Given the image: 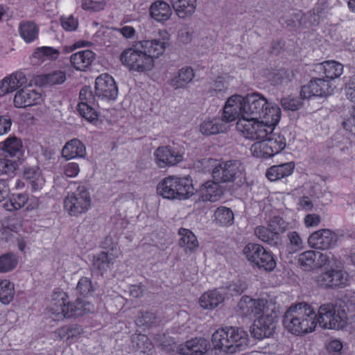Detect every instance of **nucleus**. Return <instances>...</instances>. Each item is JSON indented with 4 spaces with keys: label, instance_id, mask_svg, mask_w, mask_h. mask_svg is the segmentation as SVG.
Here are the masks:
<instances>
[{
    "label": "nucleus",
    "instance_id": "obj_1",
    "mask_svg": "<svg viewBox=\"0 0 355 355\" xmlns=\"http://www.w3.org/2000/svg\"><path fill=\"white\" fill-rule=\"evenodd\" d=\"M271 118H261L262 121L239 119L236 128L243 136L251 140H258L250 147L252 155L257 158H270L279 153L286 147V138L280 132H275V126L281 117L279 108L270 111Z\"/></svg>",
    "mask_w": 355,
    "mask_h": 355
},
{
    "label": "nucleus",
    "instance_id": "obj_2",
    "mask_svg": "<svg viewBox=\"0 0 355 355\" xmlns=\"http://www.w3.org/2000/svg\"><path fill=\"white\" fill-rule=\"evenodd\" d=\"M283 324L285 328L295 335L312 332L316 325V313L306 302L292 304L284 315Z\"/></svg>",
    "mask_w": 355,
    "mask_h": 355
},
{
    "label": "nucleus",
    "instance_id": "obj_3",
    "mask_svg": "<svg viewBox=\"0 0 355 355\" xmlns=\"http://www.w3.org/2000/svg\"><path fill=\"white\" fill-rule=\"evenodd\" d=\"M248 337L247 332L241 328L226 327L216 331L211 341L216 349L234 354L248 345Z\"/></svg>",
    "mask_w": 355,
    "mask_h": 355
},
{
    "label": "nucleus",
    "instance_id": "obj_4",
    "mask_svg": "<svg viewBox=\"0 0 355 355\" xmlns=\"http://www.w3.org/2000/svg\"><path fill=\"white\" fill-rule=\"evenodd\" d=\"M193 190L192 180L189 177L168 176L157 187V193L170 200L187 199L193 194Z\"/></svg>",
    "mask_w": 355,
    "mask_h": 355
},
{
    "label": "nucleus",
    "instance_id": "obj_5",
    "mask_svg": "<svg viewBox=\"0 0 355 355\" xmlns=\"http://www.w3.org/2000/svg\"><path fill=\"white\" fill-rule=\"evenodd\" d=\"M244 116L247 119L257 120L261 118H271L272 110L279 108L268 103L267 99L261 94L254 92L243 97Z\"/></svg>",
    "mask_w": 355,
    "mask_h": 355
},
{
    "label": "nucleus",
    "instance_id": "obj_6",
    "mask_svg": "<svg viewBox=\"0 0 355 355\" xmlns=\"http://www.w3.org/2000/svg\"><path fill=\"white\" fill-rule=\"evenodd\" d=\"M347 313L340 307L331 303L322 304L316 314L317 324L327 329H340L347 324Z\"/></svg>",
    "mask_w": 355,
    "mask_h": 355
},
{
    "label": "nucleus",
    "instance_id": "obj_7",
    "mask_svg": "<svg viewBox=\"0 0 355 355\" xmlns=\"http://www.w3.org/2000/svg\"><path fill=\"white\" fill-rule=\"evenodd\" d=\"M120 60L130 70L139 72L149 71L154 65L150 55L147 56L137 44L125 49L120 55Z\"/></svg>",
    "mask_w": 355,
    "mask_h": 355
},
{
    "label": "nucleus",
    "instance_id": "obj_8",
    "mask_svg": "<svg viewBox=\"0 0 355 355\" xmlns=\"http://www.w3.org/2000/svg\"><path fill=\"white\" fill-rule=\"evenodd\" d=\"M243 253L248 260L259 269L272 271L276 266V261L272 254L259 244L248 243L244 248Z\"/></svg>",
    "mask_w": 355,
    "mask_h": 355
},
{
    "label": "nucleus",
    "instance_id": "obj_9",
    "mask_svg": "<svg viewBox=\"0 0 355 355\" xmlns=\"http://www.w3.org/2000/svg\"><path fill=\"white\" fill-rule=\"evenodd\" d=\"M90 206L91 198L84 187H78L75 192L68 194L64 201V209L71 216L83 214Z\"/></svg>",
    "mask_w": 355,
    "mask_h": 355
},
{
    "label": "nucleus",
    "instance_id": "obj_10",
    "mask_svg": "<svg viewBox=\"0 0 355 355\" xmlns=\"http://www.w3.org/2000/svg\"><path fill=\"white\" fill-rule=\"evenodd\" d=\"M243 171L242 164L239 160H229L216 166L212 171V178L220 183L234 182Z\"/></svg>",
    "mask_w": 355,
    "mask_h": 355
},
{
    "label": "nucleus",
    "instance_id": "obj_11",
    "mask_svg": "<svg viewBox=\"0 0 355 355\" xmlns=\"http://www.w3.org/2000/svg\"><path fill=\"white\" fill-rule=\"evenodd\" d=\"M276 315L265 313L254 320L250 327V334L256 339L261 340L271 336L276 329Z\"/></svg>",
    "mask_w": 355,
    "mask_h": 355
},
{
    "label": "nucleus",
    "instance_id": "obj_12",
    "mask_svg": "<svg viewBox=\"0 0 355 355\" xmlns=\"http://www.w3.org/2000/svg\"><path fill=\"white\" fill-rule=\"evenodd\" d=\"M183 154L176 147L164 146L158 147L155 153V161L159 168L175 166L183 160Z\"/></svg>",
    "mask_w": 355,
    "mask_h": 355
},
{
    "label": "nucleus",
    "instance_id": "obj_13",
    "mask_svg": "<svg viewBox=\"0 0 355 355\" xmlns=\"http://www.w3.org/2000/svg\"><path fill=\"white\" fill-rule=\"evenodd\" d=\"M96 97L104 101L115 100L118 88L114 78L107 73L98 76L95 81Z\"/></svg>",
    "mask_w": 355,
    "mask_h": 355
},
{
    "label": "nucleus",
    "instance_id": "obj_14",
    "mask_svg": "<svg viewBox=\"0 0 355 355\" xmlns=\"http://www.w3.org/2000/svg\"><path fill=\"white\" fill-rule=\"evenodd\" d=\"M95 96L89 87H84L80 91V102L77 110L82 117L90 122L98 119V114L94 108L96 102Z\"/></svg>",
    "mask_w": 355,
    "mask_h": 355
},
{
    "label": "nucleus",
    "instance_id": "obj_15",
    "mask_svg": "<svg viewBox=\"0 0 355 355\" xmlns=\"http://www.w3.org/2000/svg\"><path fill=\"white\" fill-rule=\"evenodd\" d=\"M332 92L333 88L328 80L324 78H314L306 85L302 87L300 95L303 98H309L311 96H327Z\"/></svg>",
    "mask_w": 355,
    "mask_h": 355
},
{
    "label": "nucleus",
    "instance_id": "obj_16",
    "mask_svg": "<svg viewBox=\"0 0 355 355\" xmlns=\"http://www.w3.org/2000/svg\"><path fill=\"white\" fill-rule=\"evenodd\" d=\"M336 241V235L327 229L315 231L308 239V243L311 248L322 250L334 247Z\"/></svg>",
    "mask_w": 355,
    "mask_h": 355
},
{
    "label": "nucleus",
    "instance_id": "obj_17",
    "mask_svg": "<svg viewBox=\"0 0 355 355\" xmlns=\"http://www.w3.org/2000/svg\"><path fill=\"white\" fill-rule=\"evenodd\" d=\"M347 281V275L340 270H327L317 277V284L323 288L344 287Z\"/></svg>",
    "mask_w": 355,
    "mask_h": 355
},
{
    "label": "nucleus",
    "instance_id": "obj_18",
    "mask_svg": "<svg viewBox=\"0 0 355 355\" xmlns=\"http://www.w3.org/2000/svg\"><path fill=\"white\" fill-rule=\"evenodd\" d=\"M243 97L240 95H234L227 99L221 116L227 124L240 116L241 119H247L243 112Z\"/></svg>",
    "mask_w": 355,
    "mask_h": 355
},
{
    "label": "nucleus",
    "instance_id": "obj_19",
    "mask_svg": "<svg viewBox=\"0 0 355 355\" xmlns=\"http://www.w3.org/2000/svg\"><path fill=\"white\" fill-rule=\"evenodd\" d=\"M239 313L245 317H252L265 313V302L260 299H252L249 296L241 297L238 304Z\"/></svg>",
    "mask_w": 355,
    "mask_h": 355
},
{
    "label": "nucleus",
    "instance_id": "obj_20",
    "mask_svg": "<svg viewBox=\"0 0 355 355\" xmlns=\"http://www.w3.org/2000/svg\"><path fill=\"white\" fill-rule=\"evenodd\" d=\"M42 101L41 92L35 89H22L16 92L13 103L16 107L24 108L40 103Z\"/></svg>",
    "mask_w": 355,
    "mask_h": 355
},
{
    "label": "nucleus",
    "instance_id": "obj_21",
    "mask_svg": "<svg viewBox=\"0 0 355 355\" xmlns=\"http://www.w3.org/2000/svg\"><path fill=\"white\" fill-rule=\"evenodd\" d=\"M209 343L203 338H195L180 345L178 352L182 355H203L207 352Z\"/></svg>",
    "mask_w": 355,
    "mask_h": 355
},
{
    "label": "nucleus",
    "instance_id": "obj_22",
    "mask_svg": "<svg viewBox=\"0 0 355 355\" xmlns=\"http://www.w3.org/2000/svg\"><path fill=\"white\" fill-rule=\"evenodd\" d=\"M228 124L221 117L207 119L200 125V132L207 136L223 133L227 131Z\"/></svg>",
    "mask_w": 355,
    "mask_h": 355
},
{
    "label": "nucleus",
    "instance_id": "obj_23",
    "mask_svg": "<svg viewBox=\"0 0 355 355\" xmlns=\"http://www.w3.org/2000/svg\"><path fill=\"white\" fill-rule=\"evenodd\" d=\"M67 300L68 295L66 293L60 288H55L49 300V306L46 311V320H49L50 322L53 321L58 309L63 306Z\"/></svg>",
    "mask_w": 355,
    "mask_h": 355
},
{
    "label": "nucleus",
    "instance_id": "obj_24",
    "mask_svg": "<svg viewBox=\"0 0 355 355\" xmlns=\"http://www.w3.org/2000/svg\"><path fill=\"white\" fill-rule=\"evenodd\" d=\"M220 182L207 181L200 188V197L203 201L216 202L223 194V190L219 185Z\"/></svg>",
    "mask_w": 355,
    "mask_h": 355
},
{
    "label": "nucleus",
    "instance_id": "obj_25",
    "mask_svg": "<svg viewBox=\"0 0 355 355\" xmlns=\"http://www.w3.org/2000/svg\"><path fill=\"white\" fill-rule=\"evenodd\" d=\"M172 9L164 1L157 0L150 7V15L153 19L159 22L168 21L172 15Z\"/></svg>",
    "mask_w": 355,
    "mask_h": 355
},
{
    "label": "nucleus",
    "instance_id": "obj_26",
    "mask_svg": "<svg viewBox=\"0 0 355 355\" xmlns=\"http://www.w3.org/2000/svg\"><path fill=\"white\" fill-rule=\"evenodd\" d=\"M136 44L147 56L150 55L153 60L164 53L167 44L166 42L156 39L143 40Z\"/></svg>",
    "mask_w": 355,
    "mask_h": 355
},
{
    "label": "nucleus",
    "instance_id": "obj_27",
    "mask_svg": "<svg viewBox=\"0 0 355 355\" xmlns=\"http://www.w3.org/2000/svg\"><path fill=\"white\" fill-rule=\"evenodd\" d=\"M95 59V53L90 50H84L73 53L70 57L71 65L76 70L83 71L91 64Z\"/></svg>",
    "mask_w": 355,
    "mask_h": 355
},
{
    "label": "nucleus",
    "instance_id": "obj_28",
    "mask_svg": "<svg viewBox=\"0 0 355 355\" xmlns=\"http://www.w3.org/2000/svg\"><path fill=\"white\" fill-rule=\"evenodd\" d=\"M170 2L180 18L190 17L196 11V0H170Z\"/></svg>",
    "mask_w": 355,
    "mask_h": 355
},
{
    "label": "nucleus",
    "instance_id": "obj_29",
    "mask_svg": "<svg viewBox=\"0 0 355 355\" xmlns=\"http://www.w3.org/2000/svg\"><path fill=\"white\" fill-rule=\"evenodd\" d=\"M223 288L214 290L203 294L200 300V305L207 309H213L222 303L224 300V292Z\"/></svg>",
    "mask_w": 355,
    "mask_h": 355
},
{
    "label": "nucleus",
    "instance_id": "obj_30",
    "mask_svg": "<svg viewBox=\"0 0 355 355\" xmlns=\"http://www.w3.org/2000/svg\"><path fill=\"white\" fill-rule=\"evenodd\" d=\"M178 234L180 236L179 245L184 248L186 253L193 252L198 248L199 243L197 238L190 230L180 228Z\"/></svg>",
    "mask_w": 355,
    "mask_h": 355
},
{
    "label": "nucleus",
    "instance_id": "obj_31",
    "mask_svg": "<svg viewBox=\"0 0 355 355\" xmlns=\"http://www.w3.org/2000/svg\"><path fill=\"white\" fill-rule=\"evenodd\" d=\"M295 164L288 162L270 167L266 172V177L270 181H276L292 174Z\"/></svg>",
    "mask_w": 355,
    "mask_h": 355
},
{
    "label": "nucleus",
    "instance_id": "obj_32",
    "mask_svg": "<svg viewBox=\"0 0 355 355\" xmlns=\"http://www.w3.org/2000/svg\"><path fill=\"white\" fill-rule=\"evenodd\" d=\"M62 155L67 159L83 157L85 155V147L80 140L73 139L66 143L62 150Z\"/></svg>",
    "mask_w": 355,
    "mask_h": 355
},
{
    "label": "nucleus",
    "instance_id": "obj_33",
    "mask_svg": "<svg viewBox=\"0 0 355 355\" xmlns=\"http://www.w3.org/2000/svg\"><path fill=\"white\" fill-rule=\"evenodd\" d=\"M195 76L193 70L190 67H185L180 69L178 74L171 80V85L174 89L184 88L191 83Z\"/></svg>",
    "mask_w": 355,
    "mask_h": 355
},
{
    "label": "nucleus",
    "instance_id": "obj_34",
    "mask_svg": "<svg viewBox=\"0 0 355 355\" xmlns=\"http://www.w3.org/2000/svg\"><path fill=\"white\" fill-rule=\"evenodd\" d=\"M255 235L262 241L267 243L272 247H276L282 245V239L280 236L270 228L268 229L263 226L257 227L254 230Z\"/></svg>",
    "mask_w": 355,
    "mask_h": 355
},
{
    "label": "nucleus",
    "instance_id": "obj_35",
    "mask_svg": "<svg viewBox=\"0 0 355 355\" xmlns=\"http://www.w3.org/2000/svg\"><path fill=\"white\" fill-rule=\"evenodd\" d=\"M318 67L323 70L325 77L328 79H334L340 76L343 71V66L336 61H327L320 64Z\"/></svg>",
    "mask_w": 355,
    "mask_h": 355
},
{
    "label": "nucleus",
    "instance_id": "obj_36",
    "mask_svg": "<svg viewBox=\"0 0 355 355\" xmlns=\"http://www.w3.org/2000/svg\"><path fill=\"white\" fill-rule=\"evenodd\" d=\"M82 333L83 329L81 326L76 324L63 326L54 332L56 338L67 340L76 337Z\"/></svg>",
    "mask_w": 355,
    "mask_h": 355
},
{
    "label": "nucleus",
    "instance_id": "obj_37",
    "mask_svg": "<svg viewBox=\"0 0 355 355\" xmlns=\"http://www.w3.org/2000/svg\"><path fill=\"white\" fill-rule=\"evenodd\" d=\"M19 35L26 42H31L37 37L38 28L31 21L23 22L20 24Z\"/></svg>",
    "mask_w": 355,
    "mask_h": 355
},
{
    "label": "nucleus",
    "instance_id": "obj_38",
    "mask_svg": "<svg viewBox=\"0 0 355 355\" xmlns=\"http://www.w3.org/2000/svg\"><path fill=\"white\" fill-rule=\"evenodd\" d=\"M132 347L137 351L146 352L152 348V343L147 336L141 334H135L131 336Z\"/></svg>",
    "mask_w": 355,
    "mask_h": 355
},
{
    "label": "nucleus",
    "instance_id": "obj_39",
    "mask_svg": "<svg viewBox=\"0 0 355 355\" xmlns=\"http://www.w3.org/2000/svg\"><path fill=\"white\" fill-rule=\"evenodd\" d=\"M14 295V284L8 279L0 280V301L8 304L12 300Z\"/></svg>",
    "mask_w": 355,
    "mask_h": 355
},
{
    "label": "nucleus",
    "instance_id": "obj_40",
    "mask_svg": "<svg viewBox=\"0 0 355 355\" xmlns=\"http://www.w3.org/2000/svg\"><path fill=\"white\" fill-rule=\"evenodd\" d=\"M315 253L313 250H308L300 254L297 259L300 267L306 271L315 268Z\"/></svg>",
    "mask_w": 355,
    "mask_h": 355
},
{
    "label": "nucleus",
    "instance_id": "obj_41",
    "mask_svg": "<svg viewBox=\"0 0 355 355\" xmlns=\"http://www.w3.org/2000/svg\"><path fill=\"white\" fill-rule=\"evenodd\" d=\"M214 219L221 225H232L234 222V214L232 211L225 207H218L214 212Z\"/></svg>",
    "mask_w": 355,
    "mask_h": 355
},
{
    "label": "nucleus",
    "instance_id": "obj_42",
    "mask_svg": "<svg viewBox=\"0 0 355 355\" xmlns=\"http://www.w3.org/2000/svg\"><path fill=\"white\" fill-rule=\"evenodd\" d=\"M27 201L28 196L25 193L12 194L9 202L4 203V207L7 210L12 211L23 207Z\"/></svg>",
    "mask_w": 355,
    "mask_h": 355
},
{
    "label": "nucleus",
    "instance_id": "obj_43",
    "mask_svg": "<svg viewBox=\"0 0 355 355\" xmlns=\"http://www.w3.org/2000/svg\"><path fill=\"white\" fill-rule=\"evenodd\" d=\"M113 258L107 252H102L98 254L94 261V267L98 270L101 275L110 268L112 263Z\"/></svg>",
    "mask_w": 355,
    "mask_h": 355
},
{
    "label": "nucleus",
    "instance_id": "obj_44",
    "mask_svg": "<svg viewBox=\"0 0 355 355\" xmlns=\"http://www.w3.org/2000/svg\"><path fill=\"white\" fill-rule=\"evenodd\" d=\"M11 92L27 83V78L21 71H17L6 77Z\"/></svg>",
    "mask_w": 355,
    "mask_h": 355
},
{
    "label": "nucleus",
    "instance_id": "obj_45",
    "mask_svg": "<svg viewBox=\"0 0 355 355\" xmlns=\"http://www.w3.org/2000/svg\"><path fill=\"white\" fill-rule=\"evenodd\" d=\"M22 148L21 141L15 137L8 138L3 144V149L11 157L16 156L19 153Z\"/></svg>",
    "mask_w": 355,
    "mask_h": 355
},
{
    "label": "nucleus",
    "instance_id": "obj_46",
    "mask_svg": "<svg viewBox=\"0 0 355 355\" xmlns=\"http://www.w3.org/2000/svg\"><path fill=\"white\" fill-rule=\"evenodd\" d=\"M75 302H69L68 300L65 302V304L58 309V312L55 313V318L53 321H60L64 318H69L74 316L73 311Z\"/></svg>",
    "mask_w": 355,
    "mask_h": 355
},
{
    "label": "nucleus",
    "instance_id": "obj_47",
    "mask_svg": "<svg viewBox=\"0 0 355 355\" xmlns=\"http://www.w3.org/2000/svg\"><path fill=\"white\" fill-rule=\"evenodd\" d=\"M17 264V259L12 254H5L0 257V272L13 270Z\"/></svg>",
    "mask_w": 355,
    "mask_h": 355
},
{
    "label": "nucleus",
    "instance_id": "obj_48",
    "mask_svg": "<svg viewBox=\"0 0 355 355\" xmlns=\"http://www.w3.org/2000/svg\"><path fill=\"white\" fill-rule=\"evenodd\" d=\"M76 290L78 293L83 296H87L94 291V286L89 278L83 277L78 282Z\"/></svg>",
    "mask_w": 355,
    "mask_h": 355
},
{
    "label": "nucleus",
    "instance_id": "obj_49",
    "mask_svg": "<svg viewBox=\"0 0 355 355\" xmlns=\"http://www.w3.org/2000/svg\"><path fill=\"white\" fill-rule=\"evenodd\" d=\"M66 80V73L62 70L53 71L46 74V85L51 86L62 84Z\"/></svg>",
    "mask_w": 355,
    "mask_h": 355
},
{
    "label": "nucleus",
    "instance_id": "obj_50",
    "mask_svg": "<svg viewBox=\"0 0 355 355\" xmlns=\"http://www.w3.org/2000/svg\"><path fill=\"white\" fill-rule=\"evenodd\" d=\"M159 322V318L152 312H141V315L137 319V324L139 326L150 327Z\"/></svg>",
    "mask_w": 355,
    "mask_h": 355
},
{
    "label": "nucleus",
    "instance_id": "obj_51",
    "mask_svg": "<svg viewBox=\"0 0 355 355\" xmlns=\"http://www.w3.org/2000/svg\"><path fill=\"white\" fill-rule=\"evenodd\" d=\"M282 106L284 110L295 111L302 105V100L300 97L288 96L283 98L281 101Z\"/></svg>",
    "mask_w": 355,
    "mask_h": 355
},
{
    "label": "nucleus",
    "instance_id": "obj_52",
    "mask_svg": "<svg viewBox=\"0 0 355 355\" xmlns=\"http://www.w3.org/2000/svg\"><path fill=\"white\" fill-rule=\"evenodd\" d=\"M16 163L8 159H0V175H10L16 170Z\"/></svg>",
    "mask_w": 355,
    "mask_h": 355
},
{
    "label": "nucleus",
    "instance_id": "obj_53",
    "mask_svg": "<svg viewBox=\"0 0 355 355\" xmlns=\"http://www.w3.org/2000/svg\"><path fill=\"white\" fill-rule=\"evenodd\" d=\"M60 22L62 28L67 31H75L78 26V19L73 15L62 16Z\"/></svg>",
    "mask_w": 355,
    "mask_h": 355
},
{
    "label": "nucleus",
    "instance_id": "obj_54",
    "mask_svg": "<svg viewBox=\"0 0 355 355\" xmlns=\"http://www.w3.org/2000/svg\"><path fill=\"white\" fill-rule=\"evenodd\" d=\"M269 227L279 235L286 230L287 224L282 218L275 216L270 222Z\"/></svg>",
    "mask_w": 355,
    "mask_h": 355
},
{
    "label": "nucleus",
    "instance_id": "obj_55",
    "mask_svg": "<svg viewBox=\"0 0 355 355\" xmlns=\"http://www.w3.org/2000/svg\"><path fill=\"white\" fill-rule=\"evenodd\" d=\"M231 295H241L246 289V284L241 280H236L227 288Z\"/></svg>",
    "mask_w": 355,
    "mask_h": 355
},
{
    "label": "nucleus",
    "instance_id": "obj_56",
    "mask_svg": "<svg viewBox=\"0 0 355 355\" xmlns=\"http://www.w3.org/2000/svg\"><path fill=\"white\" fill-rule=\"evenodd\" d=\"M315 268L322 267L326 265H329L331 261L330 254L325 252L322 253L318 251H315ZM333 256L331 255V258Z\"/></svg>",
    "mask_w": 355,
    "mask_h": 355
},
{
    "label": "nucleus",
    "instance_id": "obj_57",
    "mask_svg": "<svg viewBox=\"0 0 355 355\" xmlns=\"http://www.w3.org/2000/svg\"><path fill=\"white\" fill-rule=\"evenodd\" d=\"M44 61V46L36 49L31 57V62L34 66H40Z\"/></svg>",
    "mask_w": 355,
    "mask_h": 355
},
{
    "label": "nucleus",
    "instance_id": "obj_58",
    "mask_svg": "<svg viewBox=\"0 0 355 355\" xmlns=\"http://www.w3.org/2000/svg\"><path fill=\"white\" fill-rule=\"evenodd\" d=\"M105 3L102 1H94L92 0H83L82 8L84 10H91L93 11H98L103 10Z\"/></svg>",
    "mask_w": 355,
    "mask_h": 355
},
{
    "label": "nucleus",
    "instance_id": "obj_59",
    "mask_svg": "<svg viewBox=\"0 0 355 355\" xmlns=\"http://www.w3.org/2000/svg\"><path fill=\"white\" fill-rule=\"evenodd\" d=\"M90 304L89 303L85 304L83 301L77 299L75 301V311H73L74 316H80L87 312L90 311V309L89 307Z\"/></svg>",
    "mask_w": 355,
    "mask_h": 355
},
{
    "label": "nucleus",
    "instance_id": "obj_60",
    "mask_svg": "<svg viewBox=\"0 0 355 355\" xmlns=\"http://www.w3.org/2000/svg\"><path fill=\"white\" fill-rule=\"evenodd\" d=\"M343 128L355 135V106L352 108L351 116L343 122Z\"/></svg>",
    "mask_w": 355,
    "mask_h": 355
},
{
    "label": "nucleus",
    "instance_id": "obj_61",
    "mask_svg": "<svg viewBox=\"0 0 355 355\" xmlns=\"http://www.w3.org/2000/svg\"><path fill=\"white\" fill-rule=\"evenodd\" d=\"M304 15L302 13H295L286 21L287 26L299 28L303 25L302 21Z\"/></svg>",
    "mask_w": 355,
    "mask_h": 355
},
{
    "label": "nucleus",
    "instance_id": "obj_62",
    "mask_svg": "<svg viewBox=\"0 0 355 355\" xmlns=\"http://www.w3.org/2000/svg\"><path fill=\"white\" fill-rule=\"evenodd\" d=\"M12 125V119L9 116L0 115V135L10 130Z\"/></svg>",
    "mask_w": 355,
    "mask_h": 355
},
{
    "label": "nucleus",
    "instance_id": "obj_63",
    "mask_svg": "<svg viewBox=\"0 0 355 355\" xmlns=\"http://www.w3.org/2000/svg\"><path fill=\"white\" fill-rule=\"evenodd\" d=\"M80 172L79 166L74 162L67 164L64 167V174L67 177H76Z\"/></svg>",
    "mask_w": 355,
    "mask_h": 355
},
{
    "label": "nucleus",
    "instance_id": "obj_64",
    "mask_svg": "<svg viewBox=\"0 0 355 355\" xmlns=\"http://www.w3.org/2000/svg\"><path fill=\"white\" fill-rule=\"evenodd\" d=\"M60 55L59 49L52 46H46V60H56Z\"/></svg>",
    "mask_w": 355,
    "mask_h": 355
}]
</instances>
